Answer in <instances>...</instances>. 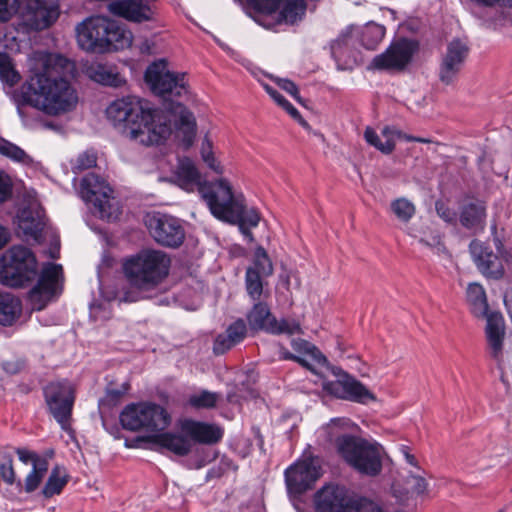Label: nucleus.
<instances>
[{"mask_svg":"<svg viewBox=\"0 0 512 512\" xmlns=\"http://www.w3.org/2000/svg\"><path fill=\"white\" fill-rule=\"evenodd\" d=\"M279 106H281L293 119L298 121L300 124H306L299 111L285 98L282 100Z\"/></svg>","mask_w":512,"mask_h":512,"instance_id":"13d9d810","label":"nucleus"},{"mask_svg":"<svg viewBox=\"0 0 512 512\" xmlns=\"http://www.w3.org/2000/svg\"><path fill=\"white\" fill-rule=\"evenodd\" d=\"M468 54L469 47L466 42L454 39L448 43L439 66V79L442 83L451 85L457 81Z\"/></svg>","mask_w":512,"mask_h":512,"instance_id":"6ab92c4d","label":"nucleus"},{"mask_svg":"<svg viewBox=\"0 0 512 512\" xmlns=\"http://www.w3.org/2000/svg\"><path fill=\"white\" fill-rule=\"evenodd\" d=\"M486 217V203L482 200L471 199L460 208L459 221L468 230L483 231L486 225Z\"/></svg>","mask_w":512,"mask_h":512,"instance_id":"cd10ccee","label":"nucleus"},{"mask_svg":"<svg viewBox=\"0 0 512 512\" xmlns=\"http://www.w3.org/2000/svg\"><path fill=\"white\" fill-rule=\"evenodd\" d=\"M228 223H237L239 224V228H243L247 226L249 228L256 227L260 222V215L258 211L254 208L249 210L246 209L245 198L242 199V209L239 213V217L235 220L227 221Z\"/></svg>","mask_w":512,"mask_h":512,"instance_id":"49530a36","label":"nucleus"},{"mask_svg":"<svg viewBox=\"0 0 512 512\" xmlns=\"http://www.w3.org/2000/svg\"><path fill=\"white\" fill-rule=\"evenodd\" d=\"M323 389L337 398L361 404H366L376 399L374 394L361 382L345 373L335 381H325Z\"/></svg>","mask_w":512,"mask_h":512,"instance_id":"aec40b11","label":"nucleus"},{"mask_svg":"<svg viewBox=\"0 0 512 512\" xmlns=\"http://www.w3.org/2000/svg\"><path fill=\"white\" fill-rule=\"evenodd\" d=\"M96 155L90 152H84L77 158L74 170L83 171L96 165Z\"/></svg>","mask_w":512,"mask_h":512,"instance_id":"864d4df0","label":"nucleus"},{"mask_svg":"<svg viewBox=\"0 0 512 512\" xmlns=\"http://www.w3.org/2000/svg\"><path fill=\"white\" fill-rule=\"evenodd\" d=\"M122 427L129 431H144L149 436L164 431L171 422V417L162 406L140 402L127 405L120 413Z\"/></svg>","mask_w":512,"mask_h":512,"instance_id":"0eeeda50","label":"nucleus"},{"mask_svg":"<svg viewBox=\"0 0 512 512\" xmlns=\"http://www.w3.org/2000/svg\"><path fill=\"white\" fill-rule=\"evenodd\" d=\"M146 225L154 240L167 247L180 246L185 238L180 221L168 214L154 213L148 215Z\"/></svg>","mask_w":512,"mask_h":512,"instance_id":"2eb2a0df","label":"nucleus"},{"mask_svg":"<svg viewBox=\"0 0 512 512\" xmlns=\"http://www.w3.org/2000/svg\"><path fill=\"white\" fill-rule=\"evenodd\" d=\"M359 38L358 28H348L331 44V54L338 66L351 68L357 62L356 41Z\"/></svg>","mask_w":512,"mask_h":512,"instance_id":"5701e85b","label":"nucleus"},{"mask_svg":"<svg viewBox=\"0 0 512 512\" xmlns=\"http://www.w3.org/2000/svg\"><path fill=\"white\" fill-rule=\"evenodd\" d=\"M390 210L403 223H408L416 214V206L405 197L394 199L390 204Z\"/></svg>","mask_w":512,"mask_h":512,"instance_id":"4c0bfd02","label":"nucleus"},{"mask_svg":"<svg viewBox=\"0 0 512 512\" xmlns=\"http://www.w3.org/2000/svg\"><path fill=\"white\" fill-rule=\"evenodd\" d=\"M220 399L219 393L202 390L192 394L188 399V404L196 409H211L217 405Z\"/></svg>","mask_w":512,"mask_h":512,"instance_id":"ea45409f","label":"nucleus"},{"mask_svg":"<svg viewBox=\"0 0 512 512\" xmlns=\"http://www.w3.org/2000/svg\"><path fill=\"white\" fill-rule=\"evenodd\" d=\"M13 195V182L10 176L0 169V205L9 201Z\"/></svg>","mask_w":512,"mask_h":512,"instance_id":"8fccbe9b","label":"nucleus"},{"mask_svg":"<svg viewBox=\"0 0 512 512\" xmlns=\"http://www.w3.org/2000/svg\"><path fill=\"white\" fill-rule=\"evenodd\" d=\"M89 75L92 80L105 86L118 88L126 83L117 71L102 64L90 67Z\"/></svg>","mask_w":512,"mask_h":512,"instance_id":"473e14b6","label":"nucleus"},{"mask_svg":"<svg viewBox=\"0 0 512 512\" xmlns=\"http://www.w3.org/2000/svg\"><path fill=\"white\" fill-rule=\"evenodd\" d=\"M249 268H254L259 274H263L264 276L273 274V264L262 246L256 248L253 264Z\"/></svg>","mask_w":512,"mask_h":512,"instance_id":"a18cd8bd","label":"nucleus"},{"mask_svg":"<svg viewBox=\"0 0 512 512\" xmlns=\"http://www.w3.org/2000/svg\"><path fill=\"white\" fill-rule=\"evenodd\" d=\"M279 106H281L293 119L298 121L300 124H306L299 111L285 98L282 100Z\"/></svg>","mask_w":512,"mask_h":512,"instance_id":"bf43d9fd","label":"nucleus"},{"mask_svg":"<svg viewBox=\"0 0 512 512\" xmlns=\"http://www.w3.org/2000/svg\"><path fill=\"white\" fill-rule=\"evenodd\" d=\"M17 455L19 457V460H21L24 463H32V467H34L35 463L38 461H47L44 458H41L36 453L29 451L27 449H17Z\"/></svg>","mask_w":512,"mask_h":512,"instance_id":"4d7b16f0","label":"nucleus"},{"mask_svg":"<svg viewBox=\"0 0 512 512\" xmlns=\"http://www.w3.org/2000/svg\"><path fill=\"white\" fill-rule=\"evenodd\" d=\"M415 490L418 494L423 493L426 489V483L425 480L421 477H415Z\"/></svg>","mask_w":512,"mask_h":512,"instance_id":"338daca9","label":"nucleus"},{"mask_svg":"<svg viewBox=\"0 0 512 512\" xmlns=\"http://www.w3.org/2000/svg\"><path fill=\"white\" fill-rule=\"evenodd\" d=\"M292 347L299 353L309 355L318 364L326 361L325 356L314 345L305 340H293Z\"/></svg>","mask_w":512,"mask_h":512,"instance_id":"de8ad7c7","label":"nucleus"},{"mask_svg":"<svg viewBox=\"0 0 512 512\" xmlns=\"http://www.w3.org/2000/svg\"><path fill=\"white\" fill-rule=\"evenodd\" d=\"M0 80L9 86L15 85L20 80V74L15 70L11 58L0 52Z\"/></svg>","mask_w":512,"mask_h":512,"instance_id":"c03bdc74","label":"nucleus"},{"mask_svg":"<svg viewBox=\"0 0 512 512\" xmlns=\"http://www.w3.org/2000/svg\"><path fill=\"white\" fill-rule=\"evenodd\" d=\"M414 42L407 39L397 40L381 54L375 56L370 68L386 71H401L411 61L415 52Z\"/></svg>","mask_w":512,"mask_h":512,"instance_id":"a211bd4d","label":"nucleus"},{"mask_svg":"<svg viewBox=\"0 0 512 512\" xmlns=\"http://www.w3.org/2000/svg\"><path fill=\"white\" fill-rule=\"evenodd\" d=\"M181 430L194 442L207 445L218 443L224 435L223 429L216 424L191 419L182 422Z\"/></svg>","mask_w":512,"mask_h":512,"instance_id":"a878e982","label":"nucleus"},{"mask_svg":"<svg viewBox=\"0 0 512 512\" xmlns=\"http://www.w3.org/2000/svg\"><path fill=\"white\" fill-rule=\"evenodd\" d=\"M22 305L18 298L10 293L0 292V324L12 325L21 315Z\"/></svg>","mask_w":512,"mask_h":512,"instance_id":"2f4dec72","label":"nucleus"},{"mask_svg":"<svg viewBox=\"0 0 512 512\" xmlns=\"http://www.w3.org/2000/svg\"><path fill=\"white\" fill-rule=\"evenodd\" d=\"M0 477L8 485H16L19 491L22 490V483L16 479V474L13 469L12 459L9 458L0 464Z\"/></svg>","mask_w":512,"mask_h":512,"instance_id":"09e8293b","label":"nucleus"},{"mask_svg":"<svg viewBox=\"0 0 512 512\" xmlns=\"http://www.w3.org/2000/svg\"><path fill=\"white\" fill-rule=\"evenodd\" d=\"M67 481V476L65 474H61L59 467H55L51 471V474L43 487L42 494L46 498L59 494L67 484Z\"/></svg>","mask_w":512,"mask_h":512,"instance_id":"79ce46f5","label":"nucleus"},{"mask_svg":"<svg viewBox=\"0 0 512 512\" xmlns=\"http://www.w3.org/2000/svg\"><path fill=\"white\" fill-rule=\"evenodd\" d=\"M145 81L155 94L163 98L182 97L188 92L185 73L170 71L164 59L147 67Z\"/></svg>","mask_w":512,"mask_h":512,"instance_id":"9d476101","label":"nucleus"},{"mask_svg":"<svg viewBox=\"0 0 512 512\" xmlns=\"http://www.w3.org/2000/svg\"><path fill=\"white\" fill-rule=\"evenodd\" d=\"M337 452L361 475L375 477L382 471L384 450L376 442L353 435H344L337 441Z\"/></svg>","mask_w":512,"mask_h":512,"instance_id":"20e7f679","label":"nucleus"},{"mask_svg":"<svg viewBox=\"0 0 512 512\" xmlns=\"http://www.w3.org/2000/svg\"><path fill=\"white\" fill-rule=\"evenodd\" d=\"M365 140L379 151L385 154L391 153L395 148V142L393 140V131L388 127L382 130V138L372 129L366 128L364 132Z\"/></svg>","mask_w":512,"mask_h":512,"instance_id":"f704fd0d","label":"nucleus"},{"mask_svg":"<svg viewBox=\"0 0 512 512\" xmlns=\"http://www.w3.org/2000/svg\"><path fill=\"white\" fill-rule=\"evenodd\" d=\"M109 11L129 22L144 23L156 20L157 8L151 0H115Z\"/></svg>","mask_w":512,"mask_h":512,"instance_id":"412c9836","label":"nucleus"},{"mask_svg":"<svg viewBox=\"0 0 512 512\" xmlns=\"http://www.w3.org/2000/svg\"><path fill=\"white\" fill-rule=\"evenodd\" d=\"M17 233L26 240L40 241L45 226L43 212L34 205L21 208L15 220Z\"/></svg>","mask_w":512,"mask_h":512,"instance_id":"393cba45","label":"nucleus"},{"mask_svg":"<svg viewBox=\"0 0 512 512\" xmlns=\"http://www.w3.org/2000/svg\"><path fill=\"white\" fill-rule=\"evenodd\" d=\"M79 47L87 52L104 53L118 48L123 32L118 24L103 16L86 18L76 26Z\"/></svg>","mask_w":512,"mask_h":512,"instance_id":"39448f33","label":"nucleus"},{"mask_svg":"<svg viewBox=\"0 0 512 512\" xmlns=\"http://www.w3.org/2000/svg\"><path fill=\"white\" fill-rule=\"evenodd\" d=\"M400 451L403 454V456H404V458H405L407 463H409L412 466H417L416 458H415V456L413 454H411L409 452V448L407 446L402 445L400 447Z\"/></svg>","mask_w":512,"mask_h":512,"instance_id":"0e129e2a","label":"nucleus"},{"mask_svg":"<svg viewBox=\"0 0 512 512\" xmlns=\"http://www.w3.org/2000/svg\"><path fill=\"white\" fill-rule=\"evenodd\" d=\"M469 248L476 266L483 275L494 279L503 276L502 262L489 246L478 240H473Z\"/></svg>","mask_w":512,"mask_h":512,"instance_id":"b1692460","label":"nucleus"},{"mask_svg":"<svg viewBox=\"0 0 512 512\" xmlns=\"http://www.w3.org/2000/svg\"><path fill=\"white\" fill-rule=\"evenodd\" d=\"M357 512H383V510L373 501L358 496Z\"/></svg>","mask_w":512,"mask_h":512,"instance_id":"5fc2aeb1","label":"nucleus"},{"mask_svg":"<svg viewBox=\"0 0 512 512\" xmlns=\"http://www.w3.org/2000/svg\"><path fill=\"white\" fill-rule=\"evenodd\" d=\"M283 359H287V360H293V361H296L298 362L300 365L310 369V370H313L311 365L309 364V362L302 356H297V355H294L290 352H285L283 354Z\"/></svg>","mask_w":512,"mask_h":512,"instance_id":"680f3d73","label":"nucleus"},{"mask_svg":"<svg viewBox=\"0 0 512 512\" xmlns=\"http://www.w3.org/2000/svg\"><path fill=\"white\" fill-rule=\"evenodd\" d=\"M320 476V467L313 459L297 461L285 470L287 490L289 494L299 496L312 489Z\"/></svg>","mask_w":512,"mask_h":512,"instance_id":"f3484780","label":"nucleus"},{"mask_svg":"<svg viewBox=\"0 0 512 512\" xmlns=\"http://www.w3.org/2000/svg\"><path fill=\"white\" fill-rule=\"evenodd\" d=\"M486 318L485 335L491 356L500 360L503 352L505 337V322L500 312H490Z\"/></svg>","mask_w":512,"mask_h":512,"instance_id":"bb28decb","label":"nucleus"},{"mask_svg":"<svg viewBox=\"0 0 512 512\" xmlns=\"http://www.w3.org/2000/svg\"><path fill=\"white\" fill-rule=\"evenodd\" d=\"M148 439L178 456H185L192 449L190 440L179 434L158 432L156 435L148 436Z\"/></svg>","mask_w":512,"mask_h":512,"instance_id":"c756f323","label":"nucleus"},{"mask_svg":"<svg viewBox=\"0 0 512 512\" xmlns=\"http://www.w3.org/2000/svg\"><path fill=\"white\" fill-rule=\"evenodd\" d=\"M74 69V63L62 55L33 53L29 76L21 86L23 103L50 116L74 110L78 103V93L69 80Z\"/></svg>","mask_w":512,"mask_h":512,"instance_id":"f03ea898","label":"nucleus"},{"mask_svg":"<svg viewBox=\"0 0 512 512\" xmlns=\"http://www.w3.org/2000/svg\"><path fill=\"white\" fill-rule=\"evenodd\" d=\"M10 233L6 227L0 224V249H2L9 241Z\"/></svg>","mask_w":512,"mask_h":512,"instance_id":"69168bd1","label":"nucleus"},{"mask_svg":"<svg viewBox=\"0 0 512 512\" xmlns=\"http://www.w3.org/2000/svg\"><path fill=\"white\" fill-rule=\"evenodd\" d=\"M358 495L344 486L325 485L314 496L316 512H357Z\"/></svg>","mask_w":512,"mask_h":512,"instance_id":"ddd939ff","label":"nucleus"},{"mask_svg":"<svg viewBox=\"0 0 512 512\" xmlns=\"http://www.w3.org/2000/svg\"><path fill=\"white\" fill-rule=\"evenodd\" d=\"M249 327L253 331L263 330L271 334L293 335L301 331L299 323L295 320H277L270 312L269 307L262 302L254 304L247 314Z\"/></svg>","mask_w":512,"mask_h":512,"instance_id":"4468645a","label":"nucleus"},{"mask_svg":"<svg viewBox=\"0 0 512 512\" xmlns=\"http://www.w3.org/2000/svg\"><path fill=\"white\" fill-rule=\"evenodd\" d=\"M437 215L446 223L455 224L457 220L456 211L449 207L445 202L438 200L435 203Z\"/></svg>","mask_w":512,"mask_h":512,"instance_id":"3c124183","label":"nucleus"},{"mask_svg":"<svg viewBox=\"0 0 512 512\" xmlns=\"http://www.w3.org/2000/svg\"><path fill=\"white\" fill-rule=\"evenodd\" d=\"M44 397L50 413L66 429L75 401L74 386L67 380L51 382L44 388Z\"/></svg>","mask_w":512,"mask_h":512,"instance_id":"f8f14e48","label":"nucleus"},{"mask_svg":"<svg viewBox=\"0 0 512 512\" xmlns=\"http://www.w3.org/2000/svg\"><path fill=\"white\" fill-rule=\"evenodd\" d=\"M14 13V7L10 5V0H0V21H8Z\"/></svg>","mask_w":512,"mask_h":512,"instance_id":"052dcab7","label":"nucleus"},{"mask_svg":"<svg viewBox=\"0 0 512 512\" xmlns=\"http://www.w3.org/2000/svg\"><path fill=\"white\" fill-rule=\"evenodd\" d=\"M61 276V265L49 263L42 269L37 284L28 293V300L33 310L44 309L59 293L58 282Z\"/></svg>","mask_w":512,"mask_h":512,"instance_id":"dca6fc26","label":"nucleus"},{"mask_svg":"<svg viewBox=\"0 0 512 512\" xmlns=\"http://www.w3.org/2000/svg\"><path fill=\"white\" fill-rule=\"evenodd\" d=\"M361 45L367 49H374L384 38L385 28L376 23H368L362 30H359Z\"/></svg>","mask_w":512,"mask_h":512,"instance_id":"c9c22d12","label":"nucleus"},{"mask_svg":"<svg viewBox=\"0 0 512 512\" xmlns=\"http://www.w3.org/2000/svg\"><path fill=\"white\" fill-rule=\"evenodd\" d=\"M265 91L270 95V97L279 105L284 97L273 87L269 85H264Z\"/></svg>","mask_w":512,"mask_h":512,"instance_id":"e2e57ef3","label":"nucleus"},{"mask_svg":"<svg viewBox=\"0 0 512 512\" xmlns=\"http://www.w3.org/2000/svg\"><path fill=\"white\" fill-rule=\"evenodd\" d=\"M176 179L178 185L187 191L198 189L200 192V186L204 184V182L201 181L199 171L195 167L194 163L189 159H182L179 161Z\"/></svg>","mask_w":512,"mask_h":512,"instance_id":"7c9ffc66","label":"nucleus"},{"mask_svg":"<svg viewBox=\"0 0 512 512\" xmlns=\"http://www.w3.org/2000/svg\"><path fill=\"white\" fill-rule=\"evenodd\" d=\"M207 148L209 153H206L205 143H202L201 155L204 162L215 172L219 174L222 173V168L212 153V144L210 141H207Z\"/></svg>","mask_w":512,"mask_h":512,"instance_id":"603ef678","label":"nucleus"},{"mask_svg":"<svg viewBox=\"0 0 512 512\" xmlns=\"http://www.w3.org/2000/svg\"><path fill=\"white\" fill-rule=\"evenodd\" d=\"M48 471V462L47 461H38L35 463L34 467H32L31 472L27 475L25 479L24 490L27 493H31L35 491L43 478L45 477Z\"/></svg>","mask_w":512,"mask_h":512,"instance_id":"37998d69","label":"nucleus"},{"mask_svg":"<svg viewBox=\"0 0 512 512\" xmlns=\"http://www.w3.org/2000/svg\"><path fill=\"white\" fill-rule=\"evenodd\" d=\"M18 25L25 31L50 27L59 17V6L45 0H19L16 10Z\"/></svg>","mask_w":512,"mask_h":512,"instance_id":"9b49d317","label":"nucleus"},{"mask_svg":"<svg viewBox=\"0 0 512 512\" xmlns=\"http://www.w3.org/2000/svg\"><path fill=\"white\" fill-rule=\"evenodd\" d=\"M259 12L272 14L279 10V21L294 24L305 15L304 0H247Z\"/></svg>","mask_w":512,"mask_h":512,"instance_id":"4be33fe9","label":"nucleus"},{"mask_svg":"<svg viewBox=\"0 0 512 512\" xmlns=\"http://www.w3.org/2000/svg\"><path fill=\"white\" fill-rule=\"evenodd\" d=\"M355 427V424L349 418H335L332 419L324 428L330 441H334L337 448V441L341 436L350 435Z\"/></svg>","mask_w":512,"mask_h":512,"instance_id":"e433bc0d","label":"nucleus"},{"mask_svg":"<svg viewBox=\"0 0 512 512\" xmlns=\"http://www.w3.org/2000/svg\"><path fill=\"white\" fill-rule=\"evenodd\" d=\"M170 257L161 250L144 249L126 258L122 269L128 283L139 291L156 288L168 276Z\"/></svg>","mask_w":512,"mask_h":512,"instance_id":"7ed1b4c3","label":"nucleus"},{"mask_svg":"<svg viewBox=\"0 0 512 512\" xmlns=\"http://www.w3.org/2000/svg\"><path fill=\"white\" fill-rule=\"evenodd\" d=\"M38 275L37 260L24 246H13L0 258V282L10 287H22Z\"/></svg>","mask_w":512,"mask_h":512,"instance_id":"423d86ee","label":"nucleus"},{"mask_svg":"<svg viewBox=\"0 0 512 512\" xmlns=\"http://www.w3.org/2000/svg\"><path fill=\"white\" fill-rule=\"evenodd\" d=\"M200 195L206 202L212 215L222 221H231L239 217L242 209V193H236L230 182L221 178L213 182L204 181L200 186Z\"/></svg>","mask_w":512,"mask_h":512,"instance_id":"6e6552de","label":"nucleus"},{"mask_svg":"<svg viewBox=\"0 0 512 512\" xmlns=\"http://www.w3.org/2000/svg\"><path fill=\"white\" fill-rule=\"evenodd\" d=\"M263 274H259L254 268H247L245 275V287L248 295L254 301L260 300L263 294Z\"/></svg>","mask_w":512,"mask_h":512,"instance_id":"58836bf2","label":"nucleus"},{"mask_svg":"<svg viewBox=\"0 0 512 512\" xmlns=\"http://www.w3.org/2000/svg\"><path fill=\"white\" fill-rule=\"evenodd\" d=\"M112 194V188L98 175L89 173L81 180V198L94 206L100 218L109 221L117 219L121 213Z\"/></svg>","mask_w":512,"mask_h":512,"instance_id":"1a4fd4ad","label":"nucleus"},{"mask_svg":"<svg viewBox=\"0 0 512 512\" xmlns=\"http://www.w3.org/2000/svg\"><path fill=\"white\" fill-rule=\"evenodd\" d=\"M0 154L24 165H30L33 162L22 148L5 139H0Z\"/></svg>","mask_w":512,"mask_h":512,"instance_id":"a19ab883","label":"nucleus"},{"mask_svg":"<svg viewBox=\"0 0 512 512\" xmlns=\"http://www.w3.org/2000/svg\"><path fill=\"white\" fill-rule=\"evenodd\" d=\"M106 116L125 138L142 146L163 144L172 134L188 148L196 136L194 115L181 103H168L164 109L128 96L116 99L106 108Z\"/></svg>","mask_w":512,"mask_h":512,"instance_id":"f257e3e1","label":"nucleus"},{"mask_svg":"<svg viewBox=\"0 0 512 512\" xmlns=\"http://www.w3.org/2000/svg\"><path fill=\"white\" fill-rule=\"evenodd\" d=\"M240 230L242 231V233L244 234V236L246 238H248L249 241H253L254 240V237H253V234L252 232L250 231V228L247 227V226H244L243 228H240Z\"/></svg>","mask_w":512,"mask_h":512,"instance_id":"774afa93","label":"nucleus"},{"mask_svg":"<svg viewBox=\"0 0 512 512\" xmlns=\"http://www.w3.org/2000/svg\"><path fill=\"white\" fill-rule=\"evenodd\" d=\"M279 87L286 92H288L294 99L298 102H301V96L299 95V90L296 84L288 79H279L277 81Z\"/></svg>","mask_w":512,"mask_h":512,"instance_id":"6e6d98bb","label":"nucleus"},{"mask_svg":"<svg viewBox=\"0 0 512 512\" xmlns=\"http://www.w3.org/2000/svg\"><path fill=\"white\" fill-rule=\"evenodd\" d=\"M247 335V326L243 319H237L227 329L217 335L213 343V352L222 355L240 344Z\"/></svg>","mask_w":512,"mask_h":512,"instance_id":"c85d7f7f","label":"nucleus"},{"mask_svg":"<svg viewBox=\"0 0 512 512\" xmlns=\"http://www.w3.org/2000/svg\"><path fill=\"white\" fill-rule=\"evenodd\" d=\"M467 301L471 311L476 317H484L489 314L487 297L484 288L478 283H471L467 288Z\"/></svg>","mask_w":512,"mask_h":512,"instance_id":"72a5a7b5","label":"nucleus"}]
</instances>
